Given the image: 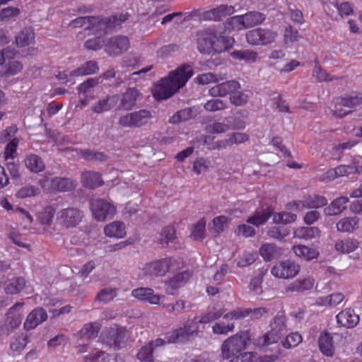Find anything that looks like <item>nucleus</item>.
Segmentation results:
<instances>
[{"instance_id": "obj_35", "label": "nucleus", "mask_w": 362, "mask_h": 362, "mask_svg": "<svg viewBox=\"0 0 362 362\" xmlns=\"http://www.w3.org/2000/svg\"><path fill=\"white\" fill-rule=\"evenodd\" d=\"M81 182L86 187L94 189L101 186L103 181L101 175L96 172L87 171L82 174Z\"/></svg>"}, {"instance_id": "obj_14", "label": "nucleus", "mask_w": 362, "mask_h": 362, "mask_svg": "<svg viewBox=\"0 0 362 362\" xmlns=\"http://www.w3.org/2000/svg\"><path fill=\"white\" fill-rule=\"evenodd\" d=\"M327 200L325 197L320 195L310 196L304 200H298L289 202L286 205V208L290 211H300L305 208L317 209L325 206Z\"/></svg>"}, {"instance_id": "obj_17", "label": "nucleus", "mask_w": 362, "mask_h": 362, "mask_svg": "<svg viewBox=\"0 0 362 362\" xmlns=\"http://www.w3.org/2000/svg\"><path fill=\"white\" fill-rule=\"evenodd\" d=\"M240 88V84L235 80H230L211 87L209 90V95L217 98L225 97L228 95H232L233 93Z\"/></svg>"}, {"instance_id": "obj_58", "label": "nucleus", "mask_w": 362, "mask_h": 362, "mask_svg": "<svg viewBox=\"0 0 362 362\" xmlns=\"http://www.w3.org/2000/svg\"><path fill=\"white\" fill-rule=\"evenodd\" d=\"M297 216L291 212H281L274 214L273 221L279 224H288L296 221Z\"/></svg>"}, {"instance_id": "obj_36", "label": "nucleus", "mask_w": 362, "mask_h": 362, "mask_svg": "<svg viewBox=\"0 0 362 362\" xmlns=\"http://www.w3.org/2000/svg\"><path fill=\"white\" fill-rule=\"evenodd\" d=\"M235 43V40L231 37H226L216 33V38L214 40L213 52L221 53L230 48Z\"/></svg>"}, {"instance_id": "obj_33", "label": "nucleus", "mask_w": 362, "mask_h": 362, "mask_svg": "<svg viewBox=\"0 0 362 362\" xmlns=\"http://www.w3.org/2000/svg\"><path fill=\"white\" fill-rule=\"evenodd\" d=\"M223 310L212 308L206 313H202L199 317H195L193 320L196 325L207 324L219 319L221 316H224Z\"/></svg>"}, {"instance_id": "obj_19", "label": "nucleus", "mask_w": 362, "mask_h": 362, "mask_svg": "<svg viewBox=\"0 0 362 362\" xmlns=\"http://www.w3.org/2000/svg\"><path fill=\"white\" fill-rule=\"evenodd\" d=\"M197 49L202 53L211 54L213 52L214 40L216 33L211 29L202 30L198 33Z\"/></svg>"}, {"instance_id": "obj_27", "label": "nucleus", "mask_w": 362, "mask_h": 362, "mask_svg": "<svg viewBox=\"0 0 362 362\" xmlns=\"http://www.w3.org/2000/svg\"><path fill=\"white\" fill-rule=\"evenodd\" d=\"M119 100V95L115 94L107 95L105 98L99 100L94 105L92 106L91 109L97 114L107 112L116 106Z\"/></svg>"}, {"instance_id": "obj_43", "label": "nucleus", "mask_w": 362, "mask_h": 362, "mask_svg": "<svg viewBox=\"0 0 362 362\" xmlns=\"http://www.w3.org/2000/svg\"><path fill=\"white\" fill-rule=\"evenodd\" d=\"M252 93L249 90H235L230 95V103L235 106H243L252 97Z\"/></svg>"}, {"instance_id": "obj_9", "label": "nucleus", "mask_w": 362, "mask_h": 362, "mask_svg": "<svg viewBox=\"0 0 362 362\" xmlns=\"http://www.w3.org/2000/svg\"><path fill=\"white\" fill-rule=\"evenodd\" d=\"M198 332V325L193 320L186 323L183 327L167 333L166 339L168 343H186L197 337Z\"/></svg>"}, {"instance_id": "obj_21", "label": "nucleus", "mask_w": 362, "mask_h": 362, "mask_svg": "<svg viewBox=\"0 0 362 362\" xmlns=\"http://www.w3.org/2000/svg\"><path fill=\"white\" fill-rule=\"evenodd\" d=\"M235 11V6L221 5L215 8L203 12L202 19L204 21H219L222 18L233 14Z\"/></svg>"}, {"instance_id": "obj_47", "label": "nucleus", "mask_w": 362, "mask_h": 362, "mask_svg": "<svg viewBox=\"0 0 362 362\" xmlns=\"http://www.w3.org/2000/svg\"><path fill=\"white\" fill-rule=\"evenodd\" d=\"M358 243L357 240L351 238H346L338 240L335 243L334 247L337 251L344 254H347L354 252L358 247Z\"/></svg>"}, {"instance_id": "obj_39", "label": "nucleus", "mask_w": 362, "mask_h": 362, "mask_svg": "<svg viewBox=\"0 0 362 362\" xmlns=\"http://www.w3.org/2000/svg\"><path fill=\"white\" fill-rule=\"evenodd\" d=\"M35 40L34 32L31 28H23L16 36V44L18 47H23L33 43Z\"/></svg>"}, {"instance_id": "obj_56", "label": "nucleus", "mask_w": 362, "mask_h": 362, "mask_svg": "<svg viewBox=\"0 0 362 362\" xmlns=\"http://www.w3.org/2000/svg\"><path fill=\"white\" fill-rule=\"evenodd\" d=\"M211 329L214 334L226 335L229 332H233L235 325L233 322L218 321L212 326Z\"/></svg>"}, {"instance_id": "obj_60", "label": "nucleus", "mask_w": 362, "mask_h": 362, "mask_svg": "<svg viewBox=\"0 0 362 362\" xmlns=\"http://www.w3.org/2000/svg\"><path fill=\"white\" fill-rule=\"evenodd\" d=\"M55 214V209L52 206L46 207L38 216V220L42 225L50 226Z\"/></svg>"}, {"instance_id": "obj_30", "label": "nucleus", "mask_w": 362, "mask_h": 362, "mask_svg": "<svg viewBox=\"0 0 362 362\" xmlns=\"http://www.w3.org/2000/svg\"><path fill=\"white\" fill-rule=\"evenodd\" d=\"M320 235V230L317 227H299L293 231V237L295 238L303 240H310L319 238Z\"/></svg>"}, {"instance_id": "obj_40", "label": "nucleus", "mask_w": 362, "mask_h": 362, "mask_svg": "<svg viewBox=\"0 0 362 362\" xmlns=\"http://www.w3.org/2000/svg\"><path fill=\"white\" fill-rule=\"evenodd\" d=\"M100 325L98 322H91L84 325L78 332V337L81 340H90L95 338L100 329Z\"/></svg>"}, {"instance_id": "obj_10", "label": "nucleus", "mask_w": 362, "mask_h": 362, "mask_svg": "<svg viewBox=\"0 0 362 362\" xmlns=\"http://www.w3.org/2000/svg\"><path fill=\"white\" fill-rule=\"evenodd\" d=\"M41 187L47 192H69L74 189L76 182L66 177L45 176L39 182Z\"/></svg>"}, {"instance_id": "obj_57", "label": "nucleus", "mask_w": 362, "mask_h": 362, "mask_svg": "<svg viewBox=\"0 0 362 362\" xmlns=\"http://www.w3.org/2000/svg\"><path fill=\"white\" fill-rule=\"evenodd\" d=\"M206 235V221L201 219L191 229V237L195 240H202Z\"/></svg>"}, {"instance_id": "obj_45", "label": "nucleus", "mask_w": 362, "mask_h": 362, "mask_svg": "<svg viewBox=\"0 0 362 362\" xmlns=\"http://www.w3.org/2000/svg\"><path fill=\"white\" fill-rule=\"evenodd\" d=\"M246 28H250L262 23L266 16L264 13L257 11L247 12L243 15Z\"/></svg>"}, {"instance_id": "obj_59", "label": "nucleus", "mask_w": 362, "mask_h": 362, "mask_svg": "<svg viewBox=\"0 0 362 362\" xmlns=\"http://www.w3.org/2000/svg\"><path fill=\"white\" fill-rule=\"evenodd\" d=\"M266 272L263 269H259L257 272V275L253 277L250 283L249 288L250 291H253L256 294H259L262 293V283L263 280V276H264Z\"/></svg>"}, {"instance_id": "obj_32", "label": "nucleus", "mask_w": 362, "mask_h": 362, "mask_svg": "<svg viewBox=\"0 0 362 362\" xmlns=\"http://www.w3.org/2000/svg\"><path fill=\"white\" fill-rule=\"evenodd\" d=\"M292 250L296 256L306 261L317 259L320 255L317 250L303 245H294Z\"/></svg>"}, {"instance_id": "obj_49", "label": "nucleus", "mask_w": 362, "mask_h": 362, "mask_svg": "<svg viewBox=\"0 0 362 362\" xmlns=\"http://www.w3.org/2000/svg\"><path fill=\"white\" fill-rule=\"evenodd\" d=\"M99 70L98 64L94 61H89L81 66L79 68L73 70L70 74L76 76H82L85 75L93 74Z\"/></svg>"}, {"instance_id": "obj_48", "label": "nucleus", "mask_w": 362, "mask_h": 362, "mask_svg": "<svg viewBox=\"0 0 362 362\" xmlns=\"http://www.w3.org/2000/svg\"><path fill=\"white\" fill-rule=\"evenodd\" d=\"M26 285L23 277L13 278L8 281L5 286V291L8 294H17L20 293Z\"/></svg>"}, {"instance_id": "obj_61", "label": "nucleus", "mask_w": 362, "mask_h": 362, "mask_svg": "<svg viewBox=\"0 0 362 362\" xmlns=\"http://www.w3.org/2000/svg\"><path fill=\"white\" fill-rule=\"evenodd\" d=\"M163 308L169 313L180 314L186 308V302L183 300H177L175 303L162 304Z\"/></svg>"}, {"instance_id": "obj_3", "label": "nucleus", "mask_w": 362, "mask_h": 362, "mask_svg": "<svg viewBox=\"0 0 362 362\" xmlns=\"http://www.w3.org/2000/svg\"><path fill=\"white\" fill-rule=\"evenodd\" d=\"M286 319L284 315H277L270 322V330L264 335L259 337L255 344L263 347L276 343L287 332Z\"/></svg>"}, {"instance_id": "obj_63", "label": "nucleus", "mask_w": 362, "mask_h": 362, "mask_svg": "<svg viewBox=\"0 0 362 362\" xmlns=\"http://www.w3.org/2000/svg\"><path fill=\"white\" fill-rule=\"evenodd\" d=\"M153 343L143 346L137 354V358L141 361H151L153 358Z\"/></svg>"}, {"instance_id": "obj_53", "label": "nucleus", "mask_w": 362, "mask_h": 362, "mask_svg": "<svg viewBox=\"0 0 362 362\" xmlns=\"http://www.w3.org/2000/svg\"><path fill=\"white\" fill-rule=\"evenodd\" d=\"M344 299V296L341 293H335L319 298L318 303L324 306L335 307L338 305Z\"/></svg>"}, {"instance_id": "obj_4", "label": "nucleus", "mask_w": 362, "mask_h": 362, "mask_svg": "<svg viewBox=\"0 0 362 362\" xmlns=\"http://www.w3.org/2000/svg\"><path fill=\"white\" fill-rule=\"evenodd\" d=\"M250 341V334L247 332L237 333L226 339L222 346L223 357L229 359L241 353Z\"/></svg>"}, {"instance_id": "obj_11", "label": "nucleus", "mask_w": 362, "mask_h": 362, "mask_svg": "<svg viewBox=\"0 0 362 362\" xmlns=\"http://www.w3.org/2000/svg\"><path fill=\"white\" fill-rule=\"evenodd\" d=\"M90 211L95 220L104 221L114 216L116 208L107 200L98 198L90 201Z\"/></svg>"}, {"instance_id": "obj_2", "label": "nucleus", "mask_w": 362, "mask_h": 362, "mask_svg": "<svg viewBox=\"0 0 362 362\" xmlns=\"http://www.w3.org/2000/svg\"><path fill=\"white\" fill-rule=\"evenodd\" d=\"M127 18V16L124 14L103 18L95 16H82L73 20L70 23V25L74 28L86 25V30L98 35L101 34L102 32L107 33L109 30L117 29Z\"/></svg>"}, {"instance_id": "obj_62", "label": "nucleus", "mask_w": 362, "mask_h": 362, "mask_svg": "<svg viewBox=\"0 0 362 362\" xmlns=\"http://www.w3.org/2000/svg\"><path fill=\"white\" fill-rule=\"evenodd\" d=\"M257 258V255L256 252H244L240 257L237 262V265L239 267H245L250 264H252L253 262H255V260Z\"/></svg>"}, {"instance_id": "obj_64", "label": "nucleus", "mask_w": 362, "mask_h": 362, "mask_svg": "<svg viewBox=\"0 0 362 362\" xmlns=\"http://www.w3.org/2000/svg\"><path fill=\"white\" fill-rule=\"evenodd\" d=\"M302 341V337L298 332H293L288 334L282 344L286 349H291L298 346Z\"/></svg>"}, {"instance_id": "obj_16", "label": "nucleus", "mask_w": 362, "mask_h": 362, "mask_svg": "<svg viewBox=\"0 0 362 362\" xmlns=\"http://www.w3.org/2000/svg\"><path fill=\"white\" fill-rule=\"evenodd\" d=\"M126 329L123 327H112L107 331L103 341L108 346L119 349L125 344Z\"/></svg>"}, {"instance_id": "obj_7", "label": "nucleus", "mask_w": 362, "mask_h": 362, "mask_svg": "<svg viewBox=\"0 0 362 362\" xmlns=\"http://www.w3.org/2000/svg\"><path fill=\"white\" fill-rule=\"evenodd\" d=\"M151 118L150 110L141 109L120 116L118 124L124 128H139L146 124Z\"/></svg>"}, {"instance_id": "obj_18", "label": "nucleus", "mask_w": 362, "mask_h": 362, "mask_svg": "<svg viewBox=\"0 0 362 362\" xmlns=\"http://www.w3.org/2000/svg\"><path fill=\"white\" fill-rule=\"evenodd\" d=\"M129 47V39L125 36L111 37L105 43V51L109 55L116 56L127 51Z\"/></svg>"}, {"instance_id": "obj_6", "label": "nucleus", "mask_w": 362, "mask_h": 362, "mask_svg": "<svg viewBox=\"0 0 362 362\" xmlns=\"http://www.w3.org/2000/svg\"><path fill=\"white\" fill-rule=\"evenodd\" d=\"M278 33L267 28H257L247 32L246 41L252 46H265L275 42Z\"/></svg>"}, {"instance_id": "obj_26", "label": "nucleus", "mask_w": 362, "mask_h": 362, "mask_svg": "<svg viewBox=\"0 0 362 362\" xmlns=\"http://www.w3.org/2000/svg\"><path fill=\"white\" fill-rule=\"evenodd\" d=\"M315 279L311 276L300 278L289 284L286 288V293H303L313 288Z\"/></svg>"}, {"instance_id": "obj_44", "label": "nucleus", "mask_w": 362, "mask_h": 362, "mask_svg": "<svg viewBox=\"0 0 362 362\" xmlns=\"http://www.w3.org/2000/svg\"><path fill=\"white\" fill-rule=\"evenodd\" d=\"M224 27L225 30L229 33L247 29L243 15L235 16L228 18L224 23Z\"/></svg>"}, {"instance_id": "obj_12", "label": "nucleus", "mask_w": 362, "mask_h": 362, "mask_svg": "<svg viewBox=\"0 0 362 362\" xmlns=\"http://www.w3.org/2000/svg\"><path fill=\"white\" fill-rule=\"evenodd\" d=\"M83 212L74 207L60 210L57 214V221L62 226L69 228H74L81 221Z\"/></svg>"}, {"instance_id": "obj_42", "label": "nucleus", "mask_w": 362, "mask_h": 362, "mask_svg": "<svg viewBox=\"0 0 362 362\" xmlns=\"http://www.w3.org/2000/svg\"><path fill=\"white\" fill-rule=\"evenodd\" d=\"M25 166L33 173H40L45 169L42 159L35 154H28L25 160Z\"/></svg>"}, {"instance_id": "obj_29", "label": "nucleus", "mask_w": 362, "mask_h": 362, "mask_svg": "<svg viewBox=\"0 0 362 362\" xmlns=\"http://www.w3.org/2000/svg\"><path fill=\"white\" fill-rule=\"evenodd\" d=\"M227 136L226 139L221 140L216 144L217 148H226L234 144H240L248 139V136L241 132L230 134Z\"/></svg>"}, {"instance_id": "obj_41", "label": "nucleus", "mask_w": 362, "mask_h": 362, "mask_svg": "<svg viewBox=\"0 0 362 362\" xmlns=\"http://www.w3.org/2000/svg\"><path fill=\"white\" fill-rule=\"evenodd\" d=\"M86 362H118L116 355H110L101 351H95L84 356Z\"/></svg>"}, {"instance_id": "obj_23", "label": "nucleus", "mask_w": 362, "mask_h": 362, "mask_svg": "<svg viewBox=\"0 0 362 362\" xmlns=\"http://www.w3.org/2000/svg\"><path fill=\"white\" fill-rule=\"evenodd\" d=\"M141 95V93L137 89L134 88H127L122 96H119V107L127 111L132 110Z\"/></svg>"}, {"instance_id": "obj_38", "label": "nucleus", "mask_w": 362, "mask_h": 362, "mask_svg": "<svg viewBox=\"0 0 362 362\" xmlns=\"http://www.w3.org/2000/svg\"><path fill=\"white\" fill-rule=\"evenodd\" d=\"M272 215L270 209H262L256 211L254 214L247 219V223L252 224L255 226H259L264 224Z\"/></svg>"}, {"instance_id": "obj_46", "label": "nucleus", "mask_w": 362, "mask_h": 362, "mask_svg": "<svg viewBox=\"0 0 362 362\" xmlns=\"http://www.w3.org/2000/svg\"><path fill=\"white\" fill-rule=\"evenodd\" d=\"M259 253L265 261H270L279 257L281 251L275 244L264 243L260 247Z\"/></svg>"}, {"instance_id": "obj_54", "label": "nucleus", "mask_w": 362, "mask_h": 362, "mask_svg": "<svg viewBox=\"0 0 362 362\" xmlns=\"http://www.w3.org/2000/svg\"><path fill=\"white\" fill-rule=\"evenodd\" d=\"M194 116V112L191 108H185L177 111L169 119V122L171 124H177L182 122H185Z\"/></svg>"}, {"instance_id": "obj_8", "label": "nucleus", "mask_w": 362, "mask_h": 362, "mask_svg": "<svg viewBox=\"0 0 362 362\" xmlns=\"http://www.w3.org/2000/svg\"><path fill=\"white\" fill-rule=\"evenodd\" d=\"M175 265L172 257L156 259L146 263L142 268L144 276L161 277L165 276Z\"/></svg>"}, {"instance_id": "obj_31", "label": "nucleus", "mask_w": 362, "mask_h": 362, "mask_svg": "<svg viewBox=\"0 0 362 362\" xmlns=\"http://www.w3.org/2000/svg\"><path fill=\"white\" fill-rule=\"evenodd\" d=\"M319 348L321 353L328 357H332L334 354L333 338L329 333L324 332L320 334L318 339Z\"/></svg>"}, {"instance_id": "obj_15", "label": "nucleus", "mask_w": 362, "mask_h": 362, "mask_svg": "<svg viewBox=\"0 0 362 362\" xmlns=\"http://www.w3.org/2000/svg\"><path fill=\"white\" fill-rule=\"evenodd\" d=\"M268 313V310L266 308H257L255 309H242L236 308L230 312L226 313L223 316V319L230 321L233 320L243 319L247 316L250 315L253 320H257L262 317L264 315Z\"/></svg>"}, {"instance_id": "obj_24", "label": "nucleus", "mask_w": 362, "mask_h": 362, "mask_svg": "<svg viewBox=\"0 0 362 362\" xmlns=\"http://www.w3.org/2000/svg\"><path fill=\"white\" fill-rule=\"evenodd\" d=\"M338 325L346 328L356 327L360 320L359 316L351 308H346L341 310L337 316Z\"/></svg>"}, {"instance_id": "obj_13", "label": "nucleus", "mask_w": 362, "mask_h": 362, "mask_svg": "<svg viewBox=\"0 0 362 362\" xmlns=\"http://www.w3.org/2000/svg\"><path fill=\"white\" fill-rule=\"evenodd\" d=\"M300 267L291 260H285L276 264L271 269V274L279 279H292L297 276Z\"/></svg>"}, {"instance_id": "obj_51", "label": "nucleus", "mask_w": 362, "mask_h": 362, "mask_svg": "<svg viewBox=\"0 0 362 362\" xmlns=\"http://www.w3.org/2000/svg\"><path fill=\"white\" fill-rule=\"evenodd\" d=\"M358 218L357 217L345 218L337 223V230L342 233H351L357 226Z\"/></svg>"}, {"instance_id": "obj_34", "label": "nucleus", "mask_w": 362, "mask_h": 362, "mask_svg": "<svg viewBox=\"0 0 362 362\" xmlns=\"http://www.w3.org/2000/svg\"><path fill=\"white\" fill-rule=\"evenodd\" d=\"M349 199L346 197H340L333 202L324 209L326 216H336L341 214L346 208V204Z\"/></svg>"}, {"instance_id": "obj_1", "label": "nucleus", "mask_w": 362, "mask_h": 362, "mask_svg": "<svg viewBox=\"0 0 362 362\" xmlns=\"http://www.w3.org/2000/svg\"><path fill=\"white\" fill-rule=\"evenodd\" d=\"M192 75L190 66L182 65L178 67L154 86L152 91L153 97L157 100L170 98L186 84Z\"/></svg>"}, {"instance_id": "obj_55", "label": "nucleus", "mask_w": 362, "mask_h": 362, "mask_svg": "<svg viewBox=\"0 0 362 362\" xmlns=\"http://www.w3.org/2000/svg\"><path fill=\"white\" fill-rule=\"evenodd\" d=\"M117 296V291L112 288H105L100 290L96 297L95 300L103 304H107L112 301Z\"/></svg>"}, {"instance_id": "obj_25", "label": "nucleus", "mask_w": 362, "mask_h": 362, "mask_svg": "<svg viewBox=\"0 0 362 362\" xmlns=\"http://www.w3.org/2000/svg\"><path fill=\"white\" fill-rule=\"evenodd\" d=\"M47 319L46 311L42 308H37L30 312L24 322L27 331L35 329Z\"/></svg>"}, {"instance_id": "obj_28", "label": "nucleus", "mask_w": 362, "mask_h": 362, "mask_svg": "<svg viewBox=\"0 0 362 362\" xmlns=\"http://www.w3.org/2000/svg\"><path fill=\"white\" fill-rule=\"evenodd\" d=\"M189 272H182L174 276L166 284V292L169 295H175L179 288L182 286L190 278Z\"/></svg>"}, {"instance_id": "obj_5", "label": "nucleus", "mask_w": 362, "mask_h": 362, "mask_svg": "<svg viewBox=\"0 0 362 362\" xmlns=\"http://www.w3.org/2000/svg\"><path fill=\"white\" fill-rule=\"evenodd\" d=\"M362 104L361 95H351L337 98L334 100L332 114L337 117H343L354 111Z\"/></svg>"}, {"instance_id": "obj_20", "label": "nucleus", "mask_w": 362, "mask_h": 362, "mask_svg": "<svg viewBox=\"0 0 362 362\" xmlns=\"http://www.w3.org/2000/svg\"><path fill=\"white\" fill-rule=\"evenodd\" d=\"M132 296L139 300L146 301L151 304L160 305L165 298L164 296L157 295L149 288H139L132 291Z\"/></svg>"}, {"instance_id": "obj_50", "label": "nucleus", "mask_w": 362, "mask_h": 362, "mask_svg": "<svg viewBox=\"0 0 362 362\" xmlns=\"http://www.w3.org/2000/svg\"><path fill=\"white\" fill-rule=\"evenodd\" d=\"M76 153L80 158L88 161H104L107 159L103 153L90 149H81L77 151Z\"/></svg>"}, {"instance_id": "obj_52", "label": "nucleus", "mask_w": 362, "mask_h": 362, "mask_svg": "<svg viewBox=\"0 0 362 362\" xmlns=\"http://www.w3.org/2000/svg\"><path fill=\"white\" fill-rule=\"evenodd\" d=\"M226 78L222 74H216L214 73H204L198 75L196 77V81L200 85H208L211 83H218Z\"/></svg>"}, {"instance_id": "obj_37", "label": "nucleus", "mask_w": 362, "mask_h": 362, "mask_svg": "<svg viewBox=\"0 0 362 362\" xmlns=\"http://www.w3.org/2000/svg\"><path fill=\"white\" fill-rule=\"evenodd\" d=\"M105 234L110 238H122L126 235L125 227L122 222L114 221L104 228Z\"/></svg>"}, {"instance_id": "obj_22", "label": "nucleus", "mask_w": 362, "mask_h": 362, "mask_svg": "<svg viewBox=\"0 0 362 362\" xmlns=\"http://www.w3.org/2000/svg\"><path fill=\"white\" fill-rule=\"evenodd\" d=\"M23 304L18 303L11 307L7 314L6 327L9 331V334L13 329H16L21 324L23 320Z\"/></svg>"}]
</instances>
